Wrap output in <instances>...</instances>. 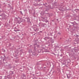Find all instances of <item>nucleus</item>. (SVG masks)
<instances>
[{
  "label": "nucleus",
  "instance_id": "f257e3e1",
  "mask_svg": "<svg viewBox=\"0 0 79 79\" xmlns=\"http://www.w3.org/2000/svg\"><path fill=\"white\" fill-rule=\"evenodd\" d=\"M59 34H60V33H58Z\"/></svg>",
  "mask_w": 79,
  "mask_h": 79
}]
</instances>
